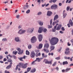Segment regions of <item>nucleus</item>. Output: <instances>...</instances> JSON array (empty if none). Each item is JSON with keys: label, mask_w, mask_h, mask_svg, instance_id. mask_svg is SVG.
<instances>
[{"label": "nucleus", "mask_w": 73, "mask_h": 73, "mask_svg": "<svg viewBox=\"0 0 73 73\" xmlns=\"http://www.w3.org/2000/svg\"><path fill=\"white\" fill-rule=\"evenodd\" d=\"M65 13V10H64L63 11V18H65L66 16V13Z\"/></svg>", "instance_id": "dca6fc26"}, {"label": "nucleus", "mask_w": 73, "mask_h": 73, "mask_svg": "<svg viewBox=\"0 0 73 73\" xmlns=\"http://www.w3.org/2000/svg\"><path fill=\"white\" fill-rule=\"evenodd\" d=\"M36 72V69L35 68H34L31 71V72L32 73H34V72Z\"/></svg>", "instance_id": "bb28decb"}, {"label": "nucleus", "mask_w": 73, "mask_h": 73, "mask_svg": "<svg viewBox=\"0 0 73 73\" xmlns=\"http://www.w3.org/2000/svg\"><path fill=\"white\" fill-rule=\"evenodd\" d=\"M57 64V62H54L53 64L52 65V66H54L56 65V64Z\"/></svg>", "instance_id": "e433bc0d"}, {"label": "nucleus", "mask_w": 73, "mask_h": 73, "mask_svg": "<svg viewBox=\"0 0 73 73\" xmlns=\"http://www.w3.org/2000/svg\"><path fill=\"white\" fill-rule=\"evenodd\" d=\"M44 48H46L48 49V48H49V44H48L46 43L44 45Z\"/></svg>", "instance_id": "6ab92c4d"}, {"label": "nucleus", "mask_w": 73, "mask_h": 73, "mask_svg": "<svg viewBox=\"0 0 73 73\" xmlns=\"http://www.w3.org/2000/svg\"><path fill=\"white\" fill-rule=\"evenodd\" d=\"M31 58H34L35 56V53L34 51H33L32 52L31 55H30Z\"/></svg>", "instance_id": "9d476101"}, {"label": "nucleus", "mask_w": 73, "mask_h": 73, "mask_svg": "<svg viewBox=\"0 0 73 73\" xmlns=\"http://www.w3.org/2000/svg\"><path fill=\"white\" fill-rule=\"evenodd\" d=\"M41 56V53L39 52L37 55H36V56L38 57V56Z\"/></svg>", "instance_id": "a19ab883"}, {"label": "nucleus", "mask_w": 73, "mask_h": 73, "mask_svg": "<svg viewBox=\"0 0 73 73\" xmlns=\"http://www.w3.org/2000/svg\"><path fill=\"white\" fill-rule=\"evenodd\" d=\"M56 24V21L52 23V25L53 26L54 25H55Z\"/></svg>", "instance_id": "a18cd8bd"}, {"label": "nucleus", "mask_w": 73, "mask_h": 73, "mask_svg": "<svg viewBox=\"0 0 73 73\" xmlns=\"http://www.w3.org/2000/svg\"><path fill=\"white\" fill-rule=\"evenodd\" d=\"M37 40L36 38L34 36H33L31 39V41L32 43H35V42H36Z\"/></svg>", "instance_id": "20e7f679"}, {"label": "nucleus", "mask_w": 73, "mask_h": 73, "mask_svg": "<svg viewBox=\"0 0 73 73\" xmlns=\"http://www.w3.org/2000/svg\"><path fill=\"white\" fill-rule=\"evenodd\" d=\"M64 59H66V60H67V59H68V60H69L70 58V57H64Z\"/></svg>", "instance_id": "58836bf2"}, {"label": "nucleus", "mask_w": 73, "mask_h": 73, "mask_svg": "<svg viewBox=\"0 0 73 73\" xmlns=\"http://www.w3.org/2000/svg\"><path fill=\"white\" fill-rule=\"evenodd\" d=\"M27 65H28V64L27 63H26L25 64H23V65L22 66V68H23V69L26 68H27Z\"/></svg>", "instance_id": "5701e85b"}, {"label": "nucleus", "mask_w": 73, "mask_h": 73, "mask_svg": "<svg viewBox=\"0 0 73 73\" xmlns=\"http://www.w3.org/2000/svg\"><path fill=\"white\" fill-rule=\"evenodd\" d=\"M56 69L57 70H59V68L58 67H56Z\"/></svg>", "instance_id": "680f3d73"}, {"label": "nucleus", "mask_w": 73, "mask_h": 73, "mask_svg": "<svg viewBox=\"0 0 73 73\" xmlns=\"http://www.w3.org/2000/svg\"><path fill=\"white\" fill-rule=\"evenodd\" d=\"M18 52L17 51H13V54H14L15 55H16V54H17V53Z\"/></svg>", "instance_id": "f704fd0d"}, {"label": "nucleus", "mask_w": 73, "mask_h": 73, "mask_svg": "<svg viewBox=\"0 0 73 73\" xmlns=\"http://www.w3.org/2000/svg\"><path fill=\"white\" fill-rule=\"evenodd\" d=\"M3 41H7V39L6 38H3L2 39Z\"/></svg>", "instance_id": "c9c22d12"}, {"label": "nucleus", "mask_w": 73, "mask_h": 73, "mask_svg": "<svg viewBox=\"0 0 73 73\" xmlns=\"http://www.w3.org/2000/svg\"><path fill=\"white\" fill-rule=\"evenodd\" d=\"M31 70V67H30V68L28 67L27 69V71L28 72H29Z\"/></svg>", "instance_id": "2f4dec72"}, {"label": "nucleus", "mask_w": 73, "mask_h": 73, "mask_svg": "<svg viewBox=\"0 0 73 73\" xmlns=\"http://www.w3.org/2000/svg\"><path fill=\"white\" fill-rule=\"evenodd\" d=\"M63 65H67L68 64V62L67 61H64L62 63Z\"/></svg>", "instance_id": "393cba45"}, {"label": "nucleus", "mask_w": 73, "mask_h": 73, "mask_svg": "<svg viewBox=\"0 0 73 73\" xmlns=\"http://www.w3.org/2000/svg\"><path fill=\"white\" fill-rule=\"evenodd\" d=\"M57 0H53V3H56Z\"/></svg>", "instance_id": "052dcab7"}, {"label": "nucleus", "mask_w": 73, "mask_h": 73, "mask_svg": "<svg viewBox=\"0 0 73 73\" xmlns=\"http://www.w3.org/2000/svg\"><path fill=\"white\" fill-rule=\"evenodd\" d=\"M32 48V45H29V46H28V48L29 49H31Z\"/></svg>", "instance_id": "79ce46f5"}, {"label": "nucleus", "mask_w": 73, "mask_h": 73, "mask_svg": "<svg viewBox=\"0 0 73 73\" xmlns=\"http://www.w3.org/2000/svg\"><path fill=\"white\" fill-rule=\"evenodd\" d=\"M7 61V59L4 58L3 60V61Z\"/></svg>", "instance_id": "69168bd1"}, {"label": "nucleus", "mask_w": 73, "mask_h": 73, "mask_svg": "<svg viewBox=\"0 0 73 73\" xmlns=\"http://www.w3.org/2000/svg\"><path fill=\"white\" fill-rule=\"evenodd\" d=\"M43 30L44 32H46L47 31V30L46 29H44L43 27H40L38 30V33H41L42 32V31Z\"/></svg>", "instance_id": "f03ea898"}, {"label": "nucleus", "mask_w": 73, "mask_h": 73, "mask_svg": "<svg viewBox=\"0 0 73 73\" xmlns=\"http://www.w3.org/2000/svg\"><path fill=\"white\" fill-rule=\"evenodd\" d=\"M56 60H58L60 59V57H58L57 58H55Z\"/></svg>", "instance_id": "c03bdc74"}, {"label": "nucleus", "mask_w": 73, "mask_h": 73, "mask_svg": "<svg viewBox=\"0 0 73 73\" xmlns=\"http://www.w3.org/2000/svg\"><path fill=\"white\" fill-rule=\"evenodd\" d=\"M24 65V64L23 63H19L16 66V68H15V70H17L18 69V67L20 68H23V66Z\"/></svg>", "instance_id": "7ed1b4c3"}, {"label": "nucleus", "mask_w": 73, "mask_h": 73, "mask_svg": "<svg viewBox=\"0 0 73 73\" xmlns=\"http://www.w3.org/2000/svg\"><path fill=\"white\" fill-rule=\"evenodd\" d=\"M70 7L68 6L66 8L67 11H69V9H70Z\"/></svg>", "instance_id": "4c0bfd02"}, {"label": "nucleus", "mask_w": 73, "mask_h": 73, "mask_svg": "<svg viewBox=\"0 0 73 73\" xmlns=\"http://www.w3.org/2000/svg\"><path fill=\"white\" fill-rule=\"evenodd\" d=\"M57 8V5L55 4L51 6V8L52 9H56Z\"/></svg>", "instance_id": "39448f33"}, {"label": "nucleus", "mask_w": 73, "mask_h": 73, "mask_svg": "<svg viewBox=\"0 0 73 73\" xmlns=\"http://www.w3.org/2000/svg\"><path fill=\"white\" fill-rule=\"evenodd\" d=\"M5 54H8V52L6 51L5 52Z\"/></svg>", "instance_id": "338daca9"}, {"label": "nucleus", "mask_w": 73, "mask_h": 73, "mask_svg": "<svg viewBox=\"0 0 73 73\" xmlns=\"http://www.w3.org/2000/svg\"><path fill=\"white\" fill-rule=\"evenodd\" d=\"M12 62H10L9 64V65L8 66L6 67V69H11V67H12Z\"/></svg>", "instance_id": "f8f14e48"}, {"label": "nucleus", "mask_w": 73, "mask_h": 73, "mask_svg": "<svg viewBox=\"0 0 73 73\" xmlns=\"http://www.w3.org/2000/svg\"><path fill=\"white\" fill-rule=\"evenodd\" d=\"M3 58V57L2 56L0 55V59H2Z\"/></svg>", "instance_id": "0e129e2a"}, {"label": "nucleus", "mask_w": 73, "mask_h": 73, "mask_svg": "<svg viewBox=\"0 0 73 73\" xmlns=\"http://www.w3.org/2000/svg\"><path fill=\"white\" fill-rule=\"evenodd\" d=\"M53 14V13L50 11H48L47 13V15L48 16H50Z\"/></svg>", "instance_id": "ddd939ff"}, {"label": "nucleus", "mask_w": 73, "mask_h": 73, "mask_svg": "<svg viewBox=\"0 0 73 73\" xmlns=\"http://www.w3.org/2000/svg\"><path fill=\"white\" fill-rule=\"evenodd\" d=\"M67 45L68 46H70V45H71V44H69V42H68L67 43Z\"/></svg>", "instance_id": "864d4df0"}, {"label": "nucleus", "mask_w": 73, "mask_h": 73, "mask_svg": "<svg viewBox=\"0 0 73 73\" xmlns=\"http://www.w3.org/2000/svg\"><path fill=\"white\" fill-rule=\"evenodd\" d=\"M25 32H26V31L21 29L19 31V32H18V33L20 35H22V34L24 33Z\"/></svg>", "instance_id": "0eeeda50"}, {"label": "nucleus", "mask_w": 73, "mask_h": 73, "mask_svg": "<svg viewBox=\"0 0 73 73\" xmlns=\"http://www.w3.org/2000/svg\"><path fill=\"white\" fill-rule=\"evenodd\" d=\"M30 12V10L29 9L26 11L27 13H29Z\"/></svg>", "instance_id": "49530a36"}, {"label": "nucleus", "mask_w": 73, "mask_h": 73, "mask_svg": "<svg viewBox=\"0 0 73 73\" xmlns=\"http://www.w3.org/2000/svg\"><path fill=\"white\" fill-rule=\"evenodd\" d=\"M26 58L25 56H24L23 57L20 58L19 60L21 61H23V59H25Z\"/></svg>", "instance_id": "4468645a"}, {"label": "nucleus", "mask_w": 73, "mask_h": 73, "mask_svg": "<svg viewBox=\"0 0 73 73\" xmlns=\"http://www.w3.org/2000/svg\"><path fill=\"white\" fill-rule=\"evenodd\" d=\"M61 26H62L61 25H58L56 29V30H60V29H61Z\"/></svg>", "instance_id": "b1692460"}, {"label": "nucleus", "mask_w": 73, "mask_h": 73, "mask_svg": "<svg viewBox=\"0 0 73 73\" xmlns=\"http://www.w3.org/2000/svg\"><path fill=\"white\" fill-rule=\"evenodd\" d=\"M35 52H37V53H38V52H40V50H36Z\"/></svg>", "instance_id": "bf43d9fd"}, {"label": "nucleus", "mask_w": 73, "mask_h": 73, "mask_svg": "<svg viewBox=\"0 0 73 73\" xmlns=\"http://www.w3.org/2000/svg\"><path fill=\"white\" fill-rule=\"evenodd\" d=\"M70 42H72V43H73V39H72L71 40Z\"/></svg>", "instance_id": "774afa93"}, {"label": "nucleus", "mask_w": 73, "mask_h": 73, "mask_svg": "<svg viewBox=\"0 0 73 73\" xmlns=\"http://www.w3.org/2000/svg\"><path fill=\"white\" fill-rule=\"evenodd\" d=\"M15 40L16 41V42H19L20 41V39L18 37H15Z\"/></svg>", "instance_id": "4be33fe9"}, {"label": "nucleus", "mask_w": 73, "mask_h": 73, "mask_svg": "<svg viewBox=\"0 0 73 73\" xmlns=\"http://www.w3.org/2000/svg\"><path fill=\"white\" fill-rule=\"evenodd\" d=\"M53 0H51L49 1V3H53Z\"/></svg>", "instance_id": "4d7b16f0"}, {"label": "nucleus", "mask_w": 73, "mask_h": 73, "mask_svg": "<svg viewBox=\"0 0 73 73\" xmlns=\"http://www.w3.org/2000/svg\"><path fill=\"white\" fill-rule=\"evenodd\" d=\"M38 24H39L40 25V26H42V25H43V22H42L40 21H38Z\"/></svg>", "instance_id": "412c9836"}, {"label": "nucleus", "mask_w": 73, "mask_h": 73, "mask_svg": "<svg viewBox=\"0 0 73 73\" xmlns=\"http://www.w3.org/2000/svg\"><path fill=\"white\" fill-rule=\"evenodd\" d=\"M70 49L69 48H67L66 49V51H65L64 53L66 55H68L70 53V51H69Z\"/></svg>", "instance_id": "423d86ee"}, {"label": "nucleus", "mask_w": 73, "mask_h": 73, "mask_svg": "<svg viewBox=\"0 0 73 73\" xmlns=\"http://www.w3.org/2000/svg\"><path fill=\"white\" fill-rule=\"evenodd\" d=\"M44 52H46V53H49V50H48V49H44Z\"/></svg>", "instance_id": "c85d7f7f"}, {"label": "nucleus", "mask_w": 73, "mask_h": 73, "mask_svg": "<svg viewBox=\"0 0 73 73\" xmlns=\"http://www.w3.org/2000/svg\"><path fill=\"white\" fill-rule=\"evenodd\" d=\"M5 73H10L9 72V71H8L7 70H5Z\"/></svg>", "instance_id": "3c124183"}, {"label": "nucleus", "mask_w": 73, "mask_h": 73, "mask_svg": "<svg viewBox=\"0 0 73 73\" xmlns=\"http://www.w3.org/2000/svg\"><path fill=\"white\" fill-rule=\"evenodd\" d=\"M38 39L39 41H41L42 39V35L41 34L39 35H38Z\"/></svg>", "instance_id": "9b49d317"}, {"label": "nucleus", "mask_w": 73, "mask_h": 73, "mask_svg": "<svg viewBox=\"0 0 73 73\" xmlns=\"http://www.w3.org/2000/svg\"><path fill=\"white\" fill-rule=\"evenodd\" d=\"M54 48H55V47H54V46H51L50 48L51 50H54Z\"/></svg>", "instance_id": "cd10ccee"}, {"label": "nucleus", "mask_w": 73, "mask_h": 73, "mask_svg": "<svg viewBox=\"0 0 73 73\" xmlns=\"http://www.w3.org/2000/svg\"><path fill=\"white\" fill-rule=\"evenodd\" d=\"M38 15H41V12H39L37 14Z\"/></svg>", "instance_id": "603ef678"}, {"label": "nucleus", "mask_w": 73, "mask_h": 73, "mask_svg": "<svg viewBox=\"0 0 73 73\" xmlns=\"http://www.w3.org/2000/svg\"><path fill=\"white\" fill-rule=\"evenodd\" d=\"M69 23L70 24V25H71V26H73V22H72V20L70 19V20Z\"/></svg>", "instance_id": "a878e982"}, {"label": "nucleus", "mask_w": 73, "mask_h": 73, "mask_svg": "<svg viewBox=\"0 0 73 73\" xmlns=\"http://www.w3.org/2000/svg\"><path fill=\"white\" fill-rule=\"evenodd\" d=\"M52 19H51L50 20V25H52Z\"/></svg>", "instance_id": "09e8293b"}, {"label": "nucleus", "mask_w": 73, "mask_h": 73, "mask_svg": "<svg viewBox=\"0 0 73 73\" xmlns=\"http://www.w3.org/2000/svg\"><path fill=\"white\" fill-rule=\"evenodd\" d=\"M42 47V44H39L38 47V49H41Z\"/></svg>", "instance_id": "2eb2a0df"}, {"label": "nucleus", "mask_w": 73, "mask_h": 73, "mask_svg": "<svg viewBox=\"0 0 73 73\" xmlns=\"http://www.w3.org/2000/svg\"><path fill=\"white\" fill-rule=\"evenodd\" d=\"M17 50L19 52L18 53V54H22L23 53V50H21V49L20 48H18L17 49Z\"/></svg>", "instance_id": "1a4fd4ad"}, {"label": "nucleus", "mask_w": 73, "mask_h": 73, "mask_svg": "<svg viewBox=\"0 0 73 73\" xmlns=\"http://www.w3.org/2000/svg\"><path fill=\"white\" fill-rule=\"evenodd\" d=\"M58 18V15H56L54 16V21L56 20H57Z\"/></svg>", "instance_id": "f3484780"}, {"label": "nucleus", "mask_w": 73, "mask_h": 73, "mask_svg": "<svg viewBox=\"0 0 73 73\" xmlns=\"http://www.w3.org/2000/svg\"><path fill=\"white\" fill-rule=\"evenodd\" d=\"M71 69V68H67L65 70V72H68V71L70 70Z\"/></svg>", "instance_id": "c756f323"}, {"label": "nucleus", "mask_w": 73, "mask_h": 73, "mask_svg": "<svg viewBox=\"0 0 73 73\" xmlns=\"http://www.w3.org/2000/svg\"><path fill=\"white\" fill-rule=\"evenodd\" d=\"M36 60H37L38 62H40L41 61V60L40 58H36Z\"/></svg>", "instance_id": "72a5a7b5"}, {"label": "nucleus", "mask_w": 73, "mask_h": 73, "mask_svg": "<svg viewBox=\"0 0 73 73\" xmlns=\"http://www.w3.org/2000/svg\"><path fill=\"white\" fill-rule=\"evenodd\" d=\"M52 60L50 61H48V60H47L45 62V64H52Z\"/></svg>", "instance_id": "aec40b11"}, {"label": "nucleus", "mask_w": 73, "mask_h": 73, "mask_svg": "<svg viewBox=\"0 0 73 73\" xmlns=\"http://www.w3.org/2000/svg\"><path fill=\"white\" fill-rule=\"evenodd\" d=\"M67 26H68V28H69L70 27V25L69 24H68L67 25Z\"/></svg>", "instance_id": "5fc2aeb1"}, {"label": "nucleus", "mask_w": 73, "mask_h": 73, "mask_svg": "<svg viewBox=\"0 0 73 73\" xmlns=\"http://www.w3.org/2000/svg\"><path fill=\"white\" fill-rule=\"evenodd\" d=\"M61 29L62 31H65V29H64V27H62L61 28Z\"/></svg>", "instance_id": "de8ad7c7"}, {"label": "nucleus", "mask_w": 73, "mask_h": 73, "mask_svg": "<svg viewBox=\"0 0 73 73\" xmlns=\"http://www.w3.org/2000/svg\"><path fill=\"white\" fill-rule=\"evenodd\" d=\"M41 1V0H37V2L39 3V4H40V2Z\"/></svg>", "instance_id": "6e6d98bb"}, {"label": "nucleus", "mask_w": 73, "mask_h": 73, "mask_svg": "<svg viewBox=\"0 0 73 73\" xmlns=\"http://www.w3.org/2000/svg\"><path fill=\"white\" fill-rule=\"evenodd\" d=\"M62 49V47H60V48L58 49L57 50L58 52H60L61 50Z\"/></svg>", "instance_id": "ea45409f"}, {"label": "nucleus", "mask_w": 73, "mask_h": 73, "mask_svg": "<svg viewBox=\"0 0 73 73\" xmlns=\"http://www.w3.org/2000/svg\"><path fill=\"white\" fill-rule=\"evenodd\" d=\"M49 40L52 45H56V44H57L58 41V39L56 37H53L51 38V40H50V39L49 38Z\"/></svg>", "instance_id": "f257e3e1"}, {"label": "nucleus", "mask_w": 73, "mask_h": 73, "mask_svg": "<svg viewBox=\"0 0 73 73\" xmlns=\"http://www.w3.org/2000/svg\"><path fill=\"white\" fill-rule=\"evenodd\" d=\"M42 57H43V58H46V57H47V55H45L44 53H42Z\"/></svg>", "instance_id": "a211bd4d"}, {"label": "nucleus", "mask_w": 73, "mask_h": 73, "mask_svg": "<svg viewBox=\"0 0 73 73\" xmlns=\"http://www.w3.org/2000/svg\"><path fill=\"white\" fill-rule=\"evenodd\" d=\"M17 19H19L20 17V15H18L16 16Z\"/></svg>", "instance_id": "8fccbe9b"}, {"label": "nucleus", "mask_w": 73, "mask_h": 73, "mask_svg": "<svg viewBox=\"0 0 73 73\" xmlns=\"http://www.w3.org/2000/svg\"><path fill=\"white\" fill-rule=\"evenodd\" d=\"M30 53L28 50H27L26 52V54L27 55H29Z\"/></svg>", "instance_id": "7c9ffc66"}, {"label": "nucleus", "mask_w": 73, "mask_h": 73, "mask_svg": "<svg viewBox=\"0 0 73 73\" xmlns=\"http://www.w3.org/2000/svg\"><path fill=\"white\" fill-rule=\"evenodd\" d=\"M60 33L62 34V33H64V32H62V31H60Z\"/></svg>", "instance_id": "13d9d810"}, {"label": "nucleus", "mask_w": 73, "mask_h": 73, "mask_svg": "<svg viewBox=\"0 0 73 73\" xmlns=\"http://www.w3.org/2000/svg\"><path fill=\"white\" fill-rule=\"evenodd\" d=\"M59 6H61V5H62V3H59Z\"/></svg>", "instance_id": "e2e57ef3"}, {"label": "nucleus", "mask_w": 73, "mask_h": 73, "mask_svg": "<svg viewBox=\"0 0 73 73\" xmlns=\"http://www.w3.org/2000/svg\"><path fill=\"white\" fill-rule=\"evenodd\" d=\"M34 30V28H33L32 29L30 28H29L27 30V32L29 33H32V32H33V30Z\"/></svg>", "instance_id": "6e6552de"}, {"label": "nucleus", "mask_w": 73, "mask_h": 73, "mask_svg": "<svg viewBox=\"0 0 73 73\" xmlns=\"http://www.w3.org/2000/svg\"><path fill=\"white\" fill-rule=\"evenodd\" d=\"M8 62H13V61H12V60H11V59H9L7 60Z\"/></svg>", "instance_id": "473e14b6"}, {"label": "nucleus", "mask_w": 73, "mask_h": 73, "mask_svg": "<svg viewBox=\"0 0 73 73\" xmlns=\"http://www.w3.org/2000/svg\"><path fill=\"white\" fill-rule=\"evenodd\" d=\"M58 25V23H57L56 24V25L54 27V29H56V28H57V26Z\"/></svg>", "instance_id": "37998d69"}]
</instances>
